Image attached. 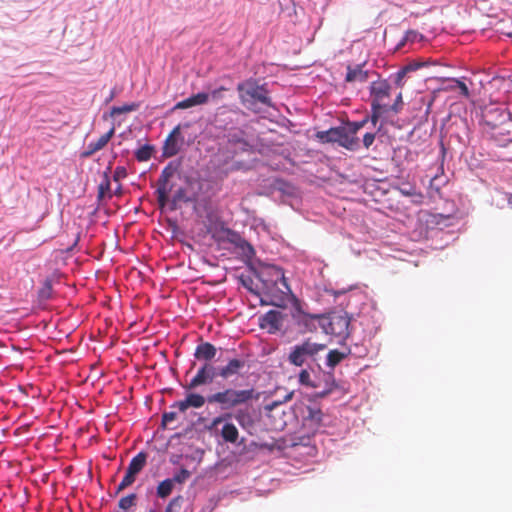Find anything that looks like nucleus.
Returning a JSON list of instances; mask_svg holds the SVG:
<instances>
[{
	"mask_svg": "<svg viewBox=\"0 0 512 512\" xmlns=\"http://www.w3.org/2000/svg\"><path fill=\"white\" fill-rule=\"evenodd\" d=\"M389 110L386 109V108H375L373 107V105H371V116H370V121L372 122L373 125H376L379 118L385 114V113H388Z\"/></svg>",
	"mask_w": 512,
	"mask_h": 512,
	"instance_id": "obj_33",
	"label": "nucleus"
},
{
	"mask_svg": "<svg viewBox=\"0 0 512 512\" xmlns=\"http://www.w3.org/2000/svg\"><path fill=\"white\" fill-rule=\"evenodd\" d=\"M350 318L347 314H334L331 317L323 316L321 328L326 334L346 338L349 336Z\"/></svg>",
	"mask_w": 512,
	"mask_h": 512,
	"instance_id": "obj_7",
	"label": "nucleus"
},
{
	"mask_svg": "<svg viewBox=\"0 0 512 512\" xmlns=\"http://www.w3.org/2000/svg\"><path fill=\"white\" fill-rule=\"evenodd\" d=\"M348 356V353L341 352L337 349L330 350L327 354V366L330 368H334L337 366L341 361H343Z\"/></svg>",
	"mask_w": 512,
	"mask_h": 512,
	"instance_id": "obj_22",
	"label": "nucleus"
},
{
	"mask_svg": "<svg viewBox=\"0 0 512 512\" xmlns=\"http://www.w3.org/2000/svg\"><path fill=\"white\" fill-rule=\"evenodd\" d=\"M216 377H219L217 368L214 367L212 363H204L184 388L186 390H192L199 386L210 384Z\"/></svg>",
	"mask_w": 512,
	"mask_h": 512,
	"instance_id": "obj_10",
	"label": "nucleus"
},
{
	"mask_svg": "<svg viewBox=\"0 0 512 512\" xmlns=\"http://www.w3.org/2000/svg\"><path fill=\"white\" fill-rule=\"evenodd\" d=\"M110 170H111V166H108L107 171L104 172L103 180L98 187L100 197H103L106 193H108L110 191V178L108 175Z\"/></svg>",
	"mask_w": 512,
	"mask_h": 512,
	"instance_id": "obj_30",
	"label": "nucleus"
},
{
	"mask_svg": "<svg viewBox=\"0 0 512 512\" xmlns=\"http://www.w3.org/2000/svg\"><path fill=\"white\" fill-rule=\"evenodd\" d=\"M146 462H147V454L145 452H139L136 456H134L131 459V461L127 467V471H129L130 473L137 476L142 471V469L145 467Z\"/></svg>",
	"mask_w": 512,
	"mask_h": 512,
	"instance_id": "obj_20",
	"label": "nucleus"
},
{
	"mask_svg": "<svg viewBox=\"0 0 512 512\" xmlns=\"http://www.w3.org/2000/svg\"><path fill=\"white\" fill-rule=\"evenodd\" d=\"M149 512H155L154 510H150Z\"/></svg>",
	"mask_w": 512,
	"mask_h": 512,
	"instance_id": "obj_54",
	"label": "nucleus"
},
{
	"mask_svg": "<svg viewBox=\"0 0 512 512\" xmlns=\"http://www.w3.org/2000/svg\"><path fill=\"white\" fill-rule=\"evenodd\" d=\"M173 172L170 168L166 167L162 170L158 179L156 194H169L172 186L169 185V179L172 177Z\"/></svg>",
	"mask_w": 512,
	"mask_h": 512,
	"instance_id": "obj_18",
	"label": "nucleus"
},
{
	"mask_svg": "<svg viewBox=\"0 0 512 512\" xmlns=\"http://www.w3.org/2000/svg\"><path fill=\"white\" fill-rule=\"evenodd\" d=\"M375 133H366L363 137V145L366 149H368L375 140Z\"/></svg>",
	"mask_w": 512,
	"mask_h": 512,
	"instance_id": "obj_40",
	"label": "nucleus"
},
{
	"mask_svg": "<svg viewBox=\"0 0 512 512\" xmlns=\"http://www.w3.org/2000/svg\"><path fill=\"white\" fill-rule=\"evenodd\" d=\"M323 316V314H308L300 307H297L292 314L294 323L302 334L315 332L319 327L321 328Z\"/></svg>",
	"mask_w": 512,
	"mask_h": 512,
	"instance_id": "obj_8",
	"label": "nucleus"
},
{
	"mask_svg": "<svg viewBox=\"0 0 512 512\" xmlns=\"http://www.w3.org/2000/svg\"><path fill=\"white\" fill-rule=\"evenodd\" d=\"M181 201L186 202V203L191 201L190 198L187 196L186 190L184 188H179L175 192L173 199H172V203H173L174 207L176 206V204L178 202H181Z\"/></svg>",
	"mask_w": 512,
	"mask_h": 512,
	"instance_id": "obj_32",
	"label": "nucleus"
},
{
	"mask_svg": "<svg viewBox=\"0 0 512 512\" xmlns=\"http://www.w3.org/2000/svg\"><path fill=\"white\" fill-rule=\"evenodd\" d=\"M258 398L259 393L253 388L243 390L226 388L209 395L207 402L219 405L222 410H232L247 405L254 400H258Z\"/></svg>",
	"mask_w": 512,
	"mask_h": 512,
	"instance_id": "obj_3",
	"label": "nucleus"
},
{
	"mask_svg": "<svg viewBox=\"0 0 512 512\" xmlns=\"http://www.w3.org/2000/svg\"><path fill=\"white\" fill-rule=\"evenodd\" d=\"M410 35H414V37H416L417 33L415 31H409L407 33V39H410Z\"/></svg>",
	"mask_w": 512,
	"mask_h": 512,
	"instance_id": "obj_51",
	"label": "nucleus"
},
{
	"mask_svg": "<svg viewBox=\"0 0 512 512\" xmlns=\"http://www.w3.org/2000/svg\"><path fill=\"white\" fill-rule=\"evenodd\" d=\"M241 104L255 113L260 112L259 105L272 107L269 92L264 85L258 84L254 79H248L237 85Z\"/></svg>",
	"mask_w": 512,
	"mask_h": 512,
	"instance_id": "obj_2",
	"label": "nucleus"
},
{
	"mask_svg": "<svg viewBox=\"0 0 512 512\" xmlns=\"http://www.w3.org/2000/svg\"><path fill=\"white\" fill-rule=\"evenodd\" d=\"M208 100H209V94L204 93V92L197 93L195 95L190 96L189 98L179 101L178 103H176V105L174 106L173 109L174 110L188 109L193 106L206 104L208 102Z\"/></svg>",
	"mask_w": 512,
	"mask_h": 512,
	"instance_id": "obj_17",
	"label": "nucleus"
},
{
	"mask_svg": "<svg viewBox=\"0 0 512 512\" xmlns=\"http://www.w3.org/2000/svg\"><path fill=\"white\" fill-rule=\"evenodd\" d=\"M52 282L49 279H46L42 285V287L38 291V296L41 300L45 301L52 297Z\"/></svg>",
	"mask_w": 512,
	"mask_h": 512,
	"instance_id": "obj_27",
	"label": "nucleus"
},
{
	"mask_svg": "<svg viewBox=\"0 0 512 512\" xmlns=\"http://www.w3.org/2000/svg\"><path fill=\"white\" fill-rule=\"evenodd\" d=\"M136 480V475L130 473L129 471H126L125 476L123 477L122 481L119 483V485L116 488V494L120 493L127 487L131 486Z\"/></svg>",
	"mask_w": 512,
	"mask_h": 512,
	"instance_id": "obj_28",
	"label": "nucleus"
},
{
	"mask_svg": "<svg viewBox=\"0 0 512 512\" xmlns=\"http://www.w3.org/2000/svg\"><path fill=\"white\" fill-rule=\"evenodd\" d=\"M246 362L244 359L240 358H232L228 360L226 365L217 369L218 376L222 379H229L231 377L237 376L241 373V371L245 368Z\"/></svg>",
	"mask_w": 512,
	"mask_h": 512,
	"instance_id": "obj_12",
	"label": "nucleus"
},
{
	"mask_svg": "<svg viewBox=\"0 0 512 512\" xmlns=\"http://www.w3.org/2000/svg\"><path fill=\"white\" fill-rule=\"evenodd\" d=\"M402 105H403V97H402V92H399L394 101L390 102V107H389V112H395V113H398L401 108H402Z\"/></svg>",
	"mask_w": 512,
	"mask_h": 512,
	"instance_id": "obj_35",
	"label": "nucleus"
},
{
	"mask_svg": "<svg viewBox=\"0 0 512 512\" xmlns=\"http://www.w3.org/2000/svg\"><path fill=\"white\" fill-rule=\"evenodd\" d=\"M126 177H127L126 168L123 166L116 167L114 174H113L114 181H120L121 179H124Z\"/></svg>",
	"mask_w": 512,
	"mask_h": 512,
	"instance_id": "obj_38",
	"label": "nucleus"
},
{
	"mask_svg": "<svg viewBox=\"0 0 512 512\" xmlns=\"http://www.w3.org/2000/svg\"><path fill=\"white\" fill-rule=\"evenodd\" d=\"M505 197H506V199L508 201V204L512 208V193H505Z\"/></svg>",
	"mask_w": 512,
	"mask_h": 512,
	"instance_id": "obj_49",
	"label": "nucleus"
},
{
	"mask_svg": "<svg viewBox=\"0 0 512 512\" xmlns=\"http://www.w3.org/2000/svg\"><path fill=\"white\" fill-rule=\"evenodd\" d=\"M457 87L460 89L461 94L465 97H469V89L467 85L461 80H455Z\"/></svg>",
	"mask_w": 512,
	"mask_h": 512,
	"instance_id": "obj_43",
	"label": "nucleus"
},
{
	"mask_svg": "<svg viewBox=\"0 0 512 512\" xmlns=\"http://www.w3.org/2000/svg\"><path fill=\"white\" fill-rule=\"evenodd\" d=\"M173 488V481L170 478H167L158 484L156 488V494L159 498L165 499L172 493Z\"/></svg>",
	"mask_w": 512,
	"mask_h": 512,
	"instance_id": "obj_21",
	"label": "nucleus"
},
{
	"mask_svg": "<svg viewBox=\"0 0 512 512\" xmlns=\"http://www.w3.org/2000/svg\"><path fill=\"white\" fill-rule=\"evenodd\" d=\"M138 108H139V104L134 103V102L129 103V104H124L122 106H114V107H112L110 114H111V116L120 115V114L136 111Z\"/></svg>",
	"mask_w": 512,
	"mask_h": 512,
	"instance_id": "obj_23",
	"label": "nucleus"
},
{
	"mask_svg": "<svg viewBox=\"0 0 512 512\" xmlns=\"http://www.w3.org/2000/svg\"><path fill=\"white\" fill-rule=\"evenodd\" d=\"M293 395H294V392L291 391L289 393H287L282 400H275L273 401L272 403L266 405L265 409L268 410V411H271L273 410L275 407L279 406L280 404H283V403H286L288 401H290L292 398H293Z\"/></svg>",
	"mask_w": 512,
	"mask_h": 512,
	"instance_id": "obj_36",
	"label": "nucleus"
},
{
	"mask_svg": "<svg viewBox=\"0 0 512 512\" xmlns=\"http://www.w3.org/2000/svg\"><path fill=\"white\" fill-rule=\"evenodd\" d=\"M181 500H182L181 496H177V497L171 499L169 501V503L167 504V506L165 507L164 512H174L173 507L178 505Z\"/></svg>",
	"mask_w": 512,
	"mask_h": 512,
	"instance_id": "obj_41",
	"label": "nucleus"
},
{
	"mask_svg": "<svg viewBox=\"0 0 512 512\" xmlns=\"http://www.w3.org/2000/svg\"><path fill=\"white\" fill-rule=\"evenodd\" d=\"M366 63H360L356 65H348L347 66V73L345 76V82L348 83H364L368 80L370 72L368 70H365Z\"/></svg>",
	"mask_w": 512,
	"mask_h": 512,
	"instance_id": "obj_15",
	"label": "nucleus"
},
{
	"mask_svg": "<svg viewBox=\"0 0 512 512\" xmlns=\"http://www.w3.org/2000/svg\"><path fill=\"white\" fill-rule=\"evenodd\" d=\"M181 135V127L180 125H177L173 128V130L170 132L168 137L165 140L164 146H163V155L166 157H173L176 154H178L180 150V142L179 137Z\"/></svg>",
	"mask_w": 512,
	"mask_h": 512,
	"instance_id": "obj_13",
	"label": "nucleus"
},
{
	"mask_svg": "<svg viewBox=\"0 0 512 512\" xmlns=\"http://www.w3.org/2000/svg\"><path fill=\"white\" fill-rule=\"evenodd\" d=\"M232 414L231 413H225V414H222V415H219L217 417H215L212 422H211V425H210V429H213V428H216L219 424H221L222 422H224L225 420L231 418Z\"/></svg>",
	"mask_w": 512,
	"mask_h": 512,
	"instance_id": "obj_37",
	"label": "nucleus"
},
{
	"mask_svg": "<svg viewBox=\"0 0 512 512\" xmlns=\"http://www.w3.org/2000/svg\"><path fill=\"white\" fill-rule=\"evenodd\" d=\"M177 418L176 412H165L162 415V426L166 427L170 422L174 421Z\"/></svg>",
	"mask_w": 512,
	"mask_h": 512,
	"instance_id": "obj_39",
	"label": "nucleus"
},
{
	"mask_svg": "<svg viewBox=\"0 0 512 512\" xmlns=\"http://www.w3.org/2000/svg\"><path fill=\"white\" fill-rule=\"evenodd\" d=\"M172 407H176L180 412H185L190 406L187 403V399L185 398L182 401L175 402Z\"/></svg>",
	"mask_w": 512,
	"mask_h": 512,
	"instance_id": "obj_42",
	"label": "nucleus"
},
{
	"mask_svg": "<svg viewBox=\"0 0 512 512\" xmlns=\"http://www.w3.org/2000/svg\"><path fill=\"white\" fill-rule=\"evenodd\" d=\"M216 353L217 349L213 344L204 342L196 347L194 357L197 360L205 361V363H211L210 361L215 358Z\"/></svg>",
	"mask_w": 512,
	"mask_h": 512,
	"instance_id": "obj_16",
	"label": "nucleus"
},
{
	"mask_svg": "<svg viewBox=\"0 0 512 512\" xmlns=\"http://www.w3.org/2000/svg\"><path fill=\"white\" fill-rule=\"evenodd\" d=\"M222 439L227 443H236L239 438L238 428L232 422H226L220 432Z\"/></svg>",
	"mask_w": 512,
	"mask_h": 512,
	"instance_id": "obj_19",
	"label": "nucleus"
},
{
	"mask_svg": "<svg viewBox=\"0 0 512 512\" xmlns=\"http://www.w3.org/2000/svg\"><path fill=\"white\" fill-rule=\"evenodd\" d=\"M367 121V119H364L362 121L347 122L343 126L321 131L317 136L322 142H336L348 150H357L360 146L357 133L365 126Z\"/></svg>",
	"mask_w": 512,
	"mask_h": 512,
	"instance_id": "obj_1",
	"label": "nucleus"
},
{
	"mask_svg": "<svg viewBox=\"0 0 512 512\" xmlns=\"http://www.w3.org/2000/svg\"><path fill=\"white\" fill-rule=\"evenodd\" d=\"M508 35L512 37V33H509Z\"/></svg>",
	"mask_w": 512,
	"mask_h": 512,
	"instance_id": "obj_53",
	"label": "nucleus"
},
{
	"mask_svg": "<svg viewBox=\"0 0 512 512\" xmlns=\"http://www.w3.org/2000/svg\"><path fill=\"white\" fill-rule=\"evenodd\" d=\"M247 248H248V250H249L250 252H252V253H253V248H252V246H251V245L247 244Z\"/></svg>",
	"mask_w": 512,
	"mask_h": 512,
	"instance_id": "obj_52",
	"label": "nucleus"
},
{
	"mask_svg": "<svg viewBox=\"0 0 512 512\" xmlns=\"http://www.w3.org/2000/svg\"><path fill=\"white\" fill-rule=\"evenodd\" d=\"M500 116L503 118V120H506V119H509L510 114L502 111V112H500Z\"/></svg>",
	"mask_w": 512,
	"mask_h": 512,
	"instance_id": "obj_50",
	"label": "nucleus"
},
{
	"mask_svg": "<svg viewBox=\"0 0 512 512\" xmlns=\"http://www.w3.org/2000/svg\"><path fill=\"white\" fill-rule=\"evenodd\" d=\"M323 413L316 406H307L302 416V428L309 435L316 434L323 426Z\"/></svg>",
	"mask_w": 512,
	"mask_h": 512,
	"instance_id": "obj_9",
	"label": "nucleus"
},
{
	"mask_svg": "<svg viewBox=\"0 0 512 512\" xmlns=\"http://www.w3.org/2000/svg\"><path fill=\"white\" fill-rule=\"evenodd\" d=\"M157 195V201L161 208H163L167 202H168V195L167 194H156Z\"/></svg>",
	"mask_w": 512,
	"mask_h": 512,
	"instance_id": "obj_47",
	"label": "nucleus"
},
{
	"mask_svg": "<svg viewBox=\"0 0 512 512\" xmlns=\"http://www.w3.org/2000/svg\"><path fill=\"white\" fill-rule=\"evenodd\" d=\"M370 105L375 108H386L389 110L392 100L391 85L386 79L378 78L372 81L369 86Z\"/></svg>",
	"mask_w": 512,
	"mask_h": 512,
	"instance_id": "obj_6",
	"label": "nucleus"
},
{
	"mask_svg": "<svg viewBox=\"0 0 512 512\" xmlns=\"http://www.w3.org/2000/svg\"><path fill=\"white\" fill-rule=\"evenodd\" d=\"M299 383L307 387H316V385L311 381L310 373L306 369L300 371Z\"/></svg>",
	"mask_w": 512,
	"mask_h": 512,
	"instance_id": "obj_34",
	"label": "nucleus"
},
{
	"mask_svg": "<svg viewBox=\"0 0 512 512\" xmlns=\"http://www.w3.org/2000/svg\"><path fill=\"white\" fill-rule=\"evenodd\" d=\"M286 318L287 314L279 310H269L259 318V325L262 329H266L269 334H275L282 329Z\"/></svg>",
	"mask_w": 512,
	"mask_h": 512,
	"instance_id": "obj_11",
	"label": "nucleus"
},
{
	"mask_svg": "<svg viewBox=\"0 0 512 512\" xmlns=\"http://www.w3.org/2000/svg\"><path fill=\"white\" fill-rule=\"evenodd\" d=\"M337 387V384L335 383V380L332 379L331 383L329 384V387L321 392H319L320 397H325L328 394H330L335 388Z\"/></svg>",
	"mask_w": 512,
	"mask_h": 512,
	"instance_id": "obj_44",
	"label": "nucleus"
},
{
	"mask_svg": "<svg viewBox=\"0 0 512 512\" xmlns=\"http://www.w3.org/2000/svg\"><path fill=\"white\" fill-rule=\"evenodd\" d=\"M492 113H493L492 111H490L489 113H487V114L485 115V118H486V122H487V124L492 125V127L494 128V127H496V124H494V123L489 119Z\"/></svg>",
	"mask_w": 512,
	"mask_h": 512,
	"instance_id": "obj_48",
	"label": "nucleus"
},
{
	"mask_svg": "<svg viewBox=\"0 0 512 512\" xmlns=\"http://www.w3.org/2000/svg\"><path fill=\"white\" fill-rule=\"evenodd\" d=\"M415 68L408 65V66H405L403 67L402 69H400L394 76V83L397 87L399 88H402L404 86V78L406 76V74L409 72V71H412L414 70Z\"/></svg>",
	"mask_w": 512,
	"mask_h": 512,
	"instance_id": "obj_29",
	"label": "nucleus"
},
{
	"mask_svg": "<svg viewBox=\"0 0 512 512\" xmlns=\"http://www.w3.org/2000/svg\"><path fill=\"white\" fill-rule=\"evenodd\" d=\"M137 495L135 493L122 497L119 500L118 506L124 511H128L131 507L136 505Z\"/></svg>",
	"mask_w": 512,
	"mask_h": 512,
	"instance_id": "obj_25",
	"label": "nucleus"
},
{
	"mask_svg": "<svg viewBox=\"0 0 512 512\" xmlns=\"http://www.w3.org/2000/svg\"><path fill=\"white\" fill-rule=\"evenodd\" d=\"M235 420L241 425L244 426V418H245V412L242 409H238L234 415Z\"/></svg>",
	"mask_w": 512,
	"mask_h": 512,
	"instance_id": "obj_45",
	"label": "nucleus"
},
{
	"mask_svg": "<svg viewBox=\"0 0 512 512\" xmlns=\"http://www.w3.org/2000/svg\"><path fill=\"white\" fill-rule=\"evenodd\" d=\"M227 88H225L224 86H221L219 87L218 89H215L211 92V94L209 95V97L211 96L213 99H219L222 97V92L223 91H226Z\"/></svg>",
	"mask_w": 512,
	"mask_h": 512,
	"instance_id": "obj_46",
	"label": "nucleus"
},
{
	"mask_svg": "<svg viewBox=\"0 0 512 512\" xmlns=\"http://www.w3.org/2000/svg\"><path fill=\"white\" fill-rule=\"evenodd\" d=\"M153 147L150 145H144L136 150L135 158L139 162L148 161L152 157Z\"/></svg>",
	"mask_w": 512,
	"mask_h": 512,
	"instance_id": "obj_24",
	"label": "nucleus"
},
{
	"mask_svg": "<svg viewBox=\"0 0 512 512\" xmlns=\"http://www.w3.org/2000/svg\"><path fill=\"white\" fill-rule=\"evenodd\" d=\"M186 399H187V403L189 404V406L193 407V408H201L206 402V399L204 396H202L200 394H196V393L188 394L186 396Z\"/></svg>",
	"mask_w": 512,
	"mask_h": 512,
	"instance_id": "obj_26",
	"label": "nucleus"
},
{
	"mask_svg": "<svg viewBox=\"0 0 512 512\" xmlns=\"http://www.w3.org/2000/svg\"><path fill=\"white\" fill-rule=\"evenodd\" d=\"M115 134V128L111 127V129L103 134L97 141L90 142L86 149L81 152L80 157L81 158H90L92 155H94L96 152L102 150L108 142L111 140V138Z\"/></svg>",
	"mask_w": 512,
	"mask_h": 512,
	"instance_id": "obj_14",
	"label": "nucleus"
},
{
	"mask_svg": "<svg viewBox=\"0 0 512 512\" xmlns=\"http://www.w3.org/2000/svg\"><path fill=\"white\" fill-rule=\"evenodd\" d=\"M191 476V473L186 468H181L178 473H176L173 478H170L173 483L183 484L185 483Z\"/></svg>",
	"mask_w": 512,
	"mask_h": 512,
	"instance_id": "obj_31",
	"label": "nucleus"
},
{
	"mask_svg": "<svg viewBox=\"0 0 512 512\" xmlns=\"http://www.w3.org/2000/svg\"><path fill=\"white\" fill-rule=\"evenodd\" d=\"M261 280L266 286H277L280 282L286 292L282 291V296L270 295L269 300L261 299V305H272L276 307H284L287 293H290V287L284 275V270L276 265H266L260 273Z\"/></svg>",
	"mask_w": 512,
	"mask_h": 512,
	"instance_id": "obj_4",
	"label": "nucleus"
},
{
	"mask_svg": "<svg viewBox=\"0 0 512 512\" xmlns=\"http://www.w3.org/2000/svg\"><path fill=\"white\" fill-rule=\"evenodd\" d=\"M326 348L325 344H319L307 339L301 344L295 345L291 348L288 355V361L290 364L301 367L308 360H314L315 356Z\"/></svg>",
	"mask_w": 512,
	"mask_h": 512,
	"instance_id": "obj_5",
	"label": "nucleus"
}]
</instances>
